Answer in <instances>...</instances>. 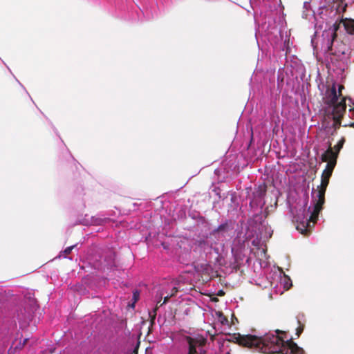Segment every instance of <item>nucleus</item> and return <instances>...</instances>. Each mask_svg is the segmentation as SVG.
Here are the masks:
<instances>
[{
    "label": "nucleus",
    "instance_id": "1",
    "mask_svg": "<svg viewBox=\"0 0 354 354\" xmlns=\"http://www.w3.org/2000/svg\"><path fill=\"white\" fill-rule=\"evenodd\" d=\"M317 11L313 9L312 1L304 2L302 17L308 19L314 30L311 45L314 55L318 58L323 54L327 62L328 76L326 82H320L318 88L323 97H343L342 85L337 84L335 78L343 77L350 60L349 47L337 39L338 22L342 23L349 35H354V19L342 20L346 4L342 0H319Z\"/></svg>",
    "mask_w": 354,
    "mask_h": 354
},
{
    "label": "nucleus",
    "instance_id": "2",
    "mask_svg": "<svg viewBox=\"0 0 354 354\" xmlns=\"http://www.w3.org/2000/svg\"><path fill=\"white\" fill-rule=\"evenodd\" d=\"M337 156H319L322 162L326 165L324 169L320 185L317 189L312 191V202L306 209L308 200V194L302 192L298 202L294 207H290V211L293 214V221L297 223V230L301 234H306L316 223L318 215L322 209L324 203V195L329 183V178L337 164Z\"/></svg>",
    "mask_w": 354,
    "mask_h": 354
},
{
    "label": "nucleus",
    "instance_id": "3",
    "mask_svg": "<svg viewBox=\"0 0 354 354\" xmlns=\"http://www.w3.org/2000/svg\"><path fill=\"white\" fill-rule=\"evenodd\" d=\"M280 330L269 332L263 335L237 334L233 337L234 342L241 346L252 348L267 354H303L304 350L299 347L291 338L283 337Z\"/></svg>",
    "mask_w": 354,
    "mask_h": 354
},
{
    "label": "nucleus",
    "instance_id": "4",
    "mask_svg": "<svg viewBox=\"0 0 354 354\" xmlns=\"http://www.w3.org/2000/svg\"><path fill=\"white\" fill-rule=\"evenodd\" d=\"M250 7L256 26L255 36L272 46L276 45L281 40L280 30L276 22L277 10L275 0H250Z\"/></svg>",
    "mask_w": 354,
    "mask_h": 354
},
{
    "label": "nucleus",
    "instance_id": "5",
    "mask_svg": "<svg viewBox=\"0 0 354 354\" xmlns=\"http://www.w3.org/2000/svg\"><path fill=\"white\" fill-rule=\"evenodd\" d=\"M266 193V187L264 185H260L254 189L252 192V198L250 205L255 213L253 221L255 223L254 226V234L252 243L254 246L261 248L264 245L266 241L272 236L273 231L268 223L263 219L261 212L266 201L265 196Z\"/></svg>",
    "mask_w": 354,
    "mask_h": 354
},
{
    "label": "nucleus",
    "instance_id": "6",
    "mask_svg": "<svg viewBox=\"0 0 354 354\" xmlns=\"http://www.w3.org/2000/svg\"><path fill=\"white\" fill-rule=\"evenodd\" d=\"M234 240L231 248V252L233 257L234 261L232 263V266L236 268L241 265L244 264L245 262H248V258L246 257L245 254V244L244 243H240L238 241Z\"/></svg>",
    "mask_w": 354,
    "mask_h": 354
},
{
    "label": "nucleus",
    "instance_id": "7",
    "mask_svg": "<svg viewBox=\"0 0 354 354\" xmlns=\"http://www.w3.org/2000/svg\"><path fill=\"white\" fill-rule=\"evenodd\" d=\"M273 276L268 277L270 279V285L274 288L278 287L279 283L283 287V289L287 290L292 286V281L289 277L286 276L282 270L278 268V271H275Z\"/></svg>",
    "mask_w": 354,
    "mask_h": 354
},
{
    "label": "nucleus",
    "instance_id": "8",
    "mask_svg": "<svg viewBox=\"0 0 354 354\" xmlns=\"http://www.w3.org/2000/svg\"><path fill=\"white\" fill-rule=\"evenodd\" d=\"M218 241L212 236L211 232L205 237L201 238L196 241V246L203 252L209 253L213 250L215 253L218 254L219 250L214 245Z\"/></svg>",
    "mask_w": 354,
    "mask_h": 354
},
{
    "label": "nucleus",
    "instance_id": "9",
    "mask_svg": "<svg viewBox=\"0 0 354 354\" xmlns=\"http://www.w3.org/2000/svg\"><path fill=\"white\" fill-rule=\"evenodd\" d=\"M232 230L233 227L232 223L229 221H225L223 223H221L216 228L213 230L211 232V235L212 236H214L218 241L223 242L226 234Z\"/></svg>",
    "mask_w": 354,
    "mask_h": 354
},
{
    "label": "nucleus",
    "instance_id": "10",
    "mask_svg": "<svg viewBox=\"0 0 354 354\" xmlns=\"http://www.w3.org/2000/svg\"><path fill=\"white\" fill-rule=\"evenodd\" d=\"M188 353L187 354H203L204 352L201 344L191 337L187 339Z\"/></svg>",
    "mask_w": 354,
    "mask_h": 354
},
{
    "label": "nucleus",
    "instance_id": "11",
    "mask_svg": "<svg viewBox=\"0 0 354 354\" xmlns=\"http://www.w3.org/2000/svg\"><path fill=\"white\" fill-rule=\"evenodd\" d=\"M288 80V67L280 68L277 73V87L282 88L285 82L287 84Z\"/></svg>",
    "mask_w": 354,
    "mask_h": 354
},
{
    "label": "nucleus",
    "instance_id": "12",
    "mask_svg": "<svg viewBox=\"0 0 354 354\" xmlns=\"http://www.w3.org/2000/svg\"><path fill=\"white\" fill-rule=\"evenodd\" d=\"M344 143V140H340L337 145L335 146V149L336 150L335 152L332 151L331 147L328 146V149L327 151L323 152L321 155H337L340 149L342 147Z\"/></svg>",
    "mask_w": 354,
    "mask_h": 354
},
{
    "label": "nucleus",
    "instance_id": "13",
    "mask_svg": "<svg viewBox=\"0 0 354 354\" xmlns=\"http://www.w3.org/2000/svg\"><path fill=\"white\" fill-rule=\"evenodd\" d=\"M344 143V140H340L337 145L335 146V149L336 150L335 152L332 151L331 147L328 146V149L327 151L323 152L321 155H337L340 149L342 147Z\"/></svg>",
    "mask_w": 354,
    "mask_h": 354
},
{
    "label": "nucleus",
    "instance_id": "14",
    "mask_svg": "<svg viewBox=\"0 0 354 354\" xmlns=\"http://www.w3.org/2000/svg\"><path fill=\"white\" fill-rule=\"evenodd\" d=\"M23 310L20 308L17 312V319L19 322H23L24 323L28 322L31 318V314L28 313H26L24 315L22 313Z\"/></svg>",
    "mask_w": 354,
    "mask_h": 354
},
{
    "label": "nucleus",
    "instance_id": "15",
    "mask_svg": "<svg viewBox=\"0 0 354 354\" xmlns=\"http://www.w3.org/2000/svg\"><path fill=\"white\" fill-rule=\"evenodd\" d=\"M230 344V341L228 339H225L221 343V346H220V351L221 354H231V350L229 348Z\"/></svg>",
    "mask_w": 354,
    "mask_h": 354
},
{
    "label": "nucleus",
    "instance_id": "16",
    "mask_svg": "<svg viewBox=\"0 0 354 354\" xmlns=\"http://www.w3.org/2000/svg\"><path fill=\"white\" fill-rule=\"evenodd\" d=\"M109 220V218H108L93 216L91 222L93 225H103L104 223H106Z\"/></svg>",
    "mask_w": 354,
    "mask_h": 354
},
{
    "label": "nucleus",
    "instance_id": "17",
    "mask_svg": "<svg viewBox=\"0 0 354 354\" xmlns=\"http://www.w3.org/2000/svg\"><path fill=\"white\" fill-rule=\"evenodd\" d=\"M218 321L221 323L222 325L228 324L227 319L225 317H224L221 313H218Z\"/></svg>",
    "mask_w": 354,
    "mask_h": 354
},
{
    "label": "nucleus",
    "instance_id": "18",
    "mask_svg": "<svg viewBox=\"0 0 354 354\" xmlns=\"http://www.w3.org/2000/svg\"><path fill=\"white\" fill-rule=\"evenodd\" d=\"M76 246H77V245H71V246L67 247V248L64 250V252L65 254H70V253H71V252L72 251V250H73V248H75Z\"/></svg>",
    "mask_w": 354,
    "mask_h": 354
},
{
    "label": "nucleus",
    "instance_id": "19",
    "mask_svg": "<svg viewBox=\"0 0 354 354\" xmlns=\"http://www.w3.org/2000/svg\"><path fill=\"white\" fill-rule=\"evenodd\" d=\"M139 296V293L138 292H133V299L136 301L138 300Z\"/></svg>",
    "mask_w": 354,
    "mask_h": 354
},
{
    "label": "nucleus",
    "instance_id": "20",
    "mask_svg": "<svg viewBox=\"0 0 354 354\" xmlns=\"http://www.w3.org/2000/svg\"><path fill=\"white\" fill-rule=\"evenodd\" d=\"M297 335L299 336V334L301 333L302 331V328H298L297 330Z\"/></svg>",
    "mask_w": 354,
    "mask_h": 354
},
{
    "label": "nucleus",
    "instance_id": "21",
    "mask_svg": "<svg viewBox=\"0 0 354 354\" xmlns=\"http://www.w3.org/2000/svg\"><path fill=\"white\" fill-rule=\"evenodd\" d=\"M261 252L262 254H263L264 256H266V249L265 248H262L261 250Z\"/></svg>",
    "mask_w": 354,
    "mask_h": 354
},
{
    "label": "nucleus",
    "instance_id": "22",
    "mask_svg": "<svg viewBox=\"0 0 354 354\" xmlns=\"http://www.w3.org/2000/svg\"><path fill=\"white\" fill-rule=\"evenodd\" d=\"M27 341H28V339H27V338H26V339H25L24 340L23 344H25L26 343V342H27Z\"/></svg>",
    "mask_w": 354,
    "mask_h": 354
},
{
    "label": "nucleus",
    "instance_id": "23",
    "mask_svg": "<svg viewBox=\"0 0 354 354\" xmlns=\"http://www.w3.org/2000/svg\"><path fill=\"white\" fill-rule=\"evenodd\" d=\"M167 299V297H165L164 303L166 302Z\"/></svg>",
    "mask_w": 354,
    "mask_h": 354
},
{
    "label": "nucleus",
    "instance_id": "24",
    "mask_svg": "<svg viewBox=\"0 0 354 354\" xmlns=\"http://www.w3.org/2000/svg\"><path fill=\"white\" fill-rule=\"evenodd\" d=\"M285 156H277L278 158H284Z\"/></svg>",
    "mask_w": 354,
    "mask_h": 354
},
{
    "label": "nucleus",
    "instance_id": "25",
    "mask_svg": "<svg viewBox=\"0 0 354 354\" xmlns=\"http://www.w3.org/2000/svg\"><path fill=\"white\" fill-rule=\"evenodd\" d=\"M313 6H315V1H314L313 2Z\"/></svg>",
    "mask_w": 354,
    "mask_h": 354
}]
</instances>
